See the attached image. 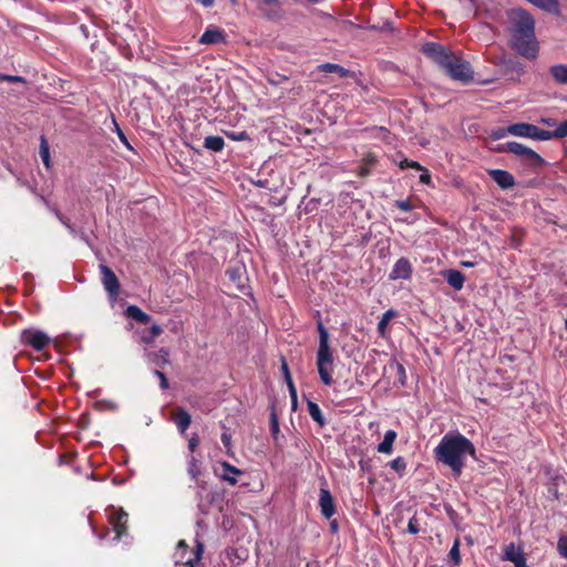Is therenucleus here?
Here are the masks:
<instances>
[{"label":"nucleus","instance_id":"1","mask_svg":"<svg viewBox=\"0 0 567 567\" xmlns=\"http://www.w3.org/2000/svg\"><path fill=\"white\" fill-rule=\"evenodd\" d=\"M434 453L436 461L451 468L455 477L461 476L467 456L476 457L474 444L458 432L445 434Z\"/></svg>","mask_w":567,"mask_h":567},{"label":"nucleus","instance_id":"2","mask_svg":"<svg viewBox=\"0 0 567 567\" xmlns=\"http://www.w3.org/2000/svg\"><path fill=\"white\" fill-rule=\"evenodd\" d=\"M509 43L512 48L526 59H535L538 43L535 35V21L525 10L516 9L509 13Z\"/></svg>","mask_w":567,"mask_h":567},{"label":"nucleus","instance_id":"3","mask_svg":"<svg viewBox=\"0 0 567 567\" xmlns=\"http://www.w3.org/2000/svg\"><path fill=\"white\" fill-rule=\"evenodd\" d=\"M319 331V348L317 353V367L321 381L326 385H330L332 383L331 378V365L333 363L332 352L329 346V333L324 326L319 322L318 323Z\"/></svg>","mask_w":567,"mask_h":567},{"label":"nucleus","instance_id":"4","mask_svg":"<svg viewBox=\"0 0 567 567\" xmlns=\"http://www.w3.org/2000/svg\"><path fill=\"white\" fill-rule=\"evenodd\" d=\"M442 68L453 80L467 83L473 79L474 72L471 64L452 53L449 55V59H446Z\"/></svg>","mask_w":567,"mask_h":567},{"label":"nucleus","instance_id":"5","mask_svg":"<svg viewBox=\"0 0 567 567\" xmlns=\"http://www.w3.org/2000/svg\"><path fill=\"white\" fill-rule=\"evenodd\" d=\"M109 522L112 525V528L115 533V540H120L123 536L127 534V520L128 514L124 512L122 508L117 509L114 506H110L106 509Z\"/></svg>","mask_w":567,"mask_h":567},{"label":"nucleus","instance_id":"6","mask_svg":"<svg viewBox=\"0 0 567 567\" xmlns=\"http://www.w3.org/2000/svg\"><path fill=\"white\" fill-rule=\"evenodd\" d=\"M203 554V545L198 544L195 554H188V546L184 540H179L175 553V564L181 567H195Z\"/></svg>","mask_w":567,"mask_h":567},{"label":"nucleus","instance_id":"7","mask_svg":"<svg viewBox=\"0 0 567 567\" xmlns=\"http://www.w3.org/2000/svg\"><path fill=\"white\" fill-rule=\"evenodd\" d=\"M505 150L524 158L529 165L538 166L543 163V158L535 151L520 143L508 142Z\"/></svg>","mask_w":567,"mask_h":567},{"label":"nucleus","instance_id":"8","mask_svg":"<svg viewBox=\"0 0 567 567\" xmlns=\"http://www.w3.org/2000/svg\"><path fill=\"white\" fill-rule=\"evenodd\" d=\"M101 281L110 298L115 300L120 291V282L115 274L105 265H100Z\"/></svg>","mask_w":567,"mask_h":567},{"label":"nucleus","instance_id":"9","mask_svg":"<svg viewBox=\"0 0 567 567\" xmlns=\"http://www.w3.org/2000/svg\"><path fill=\"white\" fill-rule=\"evenodd\" d=\"M318 505L324 518L330 519L336 514L334 499L329 489L320 488Z\"/></svg>","mask_w":567,"mask_h":567},{"label":"nucleus","instance_id":"10","mask_svg":"<svg viewBox=\"0 0 567 567\" xmlns=\"http://www.w3.org/2000/svg\"><path fill=\"white\" fill-rule=\"evenodd\" d=\"M503 559L513 563L515 567H528L522 548L515 546L514 543L505 546Z\"/></svg>","mask_w":567,"mask_h":567},{"label":"nucleus","instance_id":"11","mask_svg":"<svg viewBox=\"0 0 567 567\" xmlns=\"http://www.w3.org/2000/svg\"><path fill=\"white\" fill-rule=\"evenodd\" d=\"M412 275V265L406 258H400L394 264L389 278L391 280L409 279Z\"/></svg>","mask_w":567,"mask_h":567},{"label":"nucleus","instance_id":"12","mask_svg":"<svg viewBox=\"0 0 567 567\" xmlns=\"http://www.w3.org/2000/svg\"><path fill=\"white\" fill-rule=\"evenodd\" d=\"M23 340L25 343L32 346L35 350L43 349L50 342V338L44 332L38 330L24 331Z\"/></svg>","mask_w":567,"mask_h":567},{"label":"nucleus","instance_id":"13","mask_svg":"<svg viewBox=\"0 0 567 567\" xmlns=\"http://www.w3.org/2000/svg\"><path fill=\"white\" fill-rule=\"evenodd\" d=\"M424 53L432 58L440 66H443L451 52L437 43H427L423 48Z\"/></svg>","mask_w":567,"mask_h":567},{"label":"nucleus","instance_id":"14","mask_svg":"<svg viewBox=\"0 0 567 567\" xmlns=\"http://www.w3.org/2000/svg\"><path fill=\"white\" fill-rule=\"evenodd\" d=\"M492 179L503 189L509 188L514 185V177L506 171L492 169L489 171Z\"/></svg>","mask_w":567,"mask_h":567},{"label":"nucleus","instance_id":"15","mask_svg":"<svg viewBox=\"0 0 567 567\" xmlns=\"http://www.w3.org/2000/svg\"><path fill=\"white\" fill-rule=\"evenodd\" d=\"M507 132H511V135L518 137H526L533 140V133L535 132V125L529 123H516L508 126Z\"/></svg>","mask_w":567,"mask_h":567},{"label":"nucleus","instance_id":"16","mask_svg":"<svg viewBox=\"0 0 567 567\" xmlns=\"http://www.w3.org/2000/svg\"><path fill=\"white\" fill-rule=\"evenodd\" d=\"M225 40L224 32L218 28H208L200 37V43L203 44H217Z\"/></svg>","mask_w":567,"mask_h":567},{"label":"nucleus","instance_id":"17","mask_svg":"<svg viewBox=\"0 0 567 567\" xmlns=\"http://www.w3.org/2000/svg\"><path fill=\"white\" fill-rule=\"evenodd\" d=\"M533 6L551 14L560 13V6L558 0H530Z\"/></svg>","mask_w":567,"mask_h":567},{"label":"nucleus","instance_id":"18","mask_svg":"<svg viewBox=\"0 0 567 567\" xmlns=\"http://www.w3.org/2000/svg\"><path fill=\"white\" fill-rule=\"evenodd\" d=\"M444 278L447 284L453 287L455 290H461L464 286V276L461 271L449 269L444 272Z\"/></svg>","mask_w":567,"mask_h":567},{"label":"nucleus","instance_id":"19","mask_svg":"<svg viewBox=\"0 0 567 567\" xmlns=\"http://www.w3.org/2000/svg\"><path fill=\"white\" fill-rule=\"evenodd\" d=\"M396 432L389 430L385 432L382 442L378 445L377 451L382 454H391L393 450V443L396 439Z\"/></svg>","mask_w":567,"mask_h":567},{"label":"nucleus","instance_id":"20","mask_svg":"<svg viewBox=\"0 0 567 567\" xmlns=\"http://www.w3.org/2000/svg\"><path fill=\"white\" fill-rule=\"evenodd\" d=\"M318 70L327 73H336L339 78L354 76V73L334 63H324L318 66Z\"/></svg>","mask_w":567,"mask_h":567},{"label":"nucleus","instance_id":"21","mask_svg":"<svg viewBox=\"0 0 567 567\" xmlns=\"http://www.w3.org/2000/svg\"><path fill=\"white\" fill-rule=\"evenodd\" d=\"M171 414L172 421L175 423V425H189L192 422L189 413L182 408L174 409Z\"/></svg>","mask_w":567,"mask_h":567},{"label":"nucleus","instance_id":"22","mask_svg":"<svg viewBox=\"0 0 567 567\" xmlns=\"http://www.w3.org/2000/svg\"><path fill=\"white\" fill-rule=\"evenodd\" d=\"M553 79L559 84H567V65L557 64L550 68Z\"/></svg>","mask_w":567,"mask_h":567},{"label":"nucleus","instance_id":"23","mask_svg":"<svg viewBox=\"0 0 567 567\" xmlns=\"http://www.w3.org/2000/svg\"><path fill=\"white\" fill-rule=\"evenodd\" d=\"M126 315L141 323H147L150 321V316L142 311L137 306H128Z\"/></svg>","mask_w":567,"mask_h":567},{"label":"nucleus","instance_id":"24","mask_svg":"<svg viewBox=\"0 0 567 567\" xmlns=\"http://www.w3.org/2000/svg\"><path fill=\"white\" fill-rule=\"evenodd\" d=\"M396 316V312L392 309L385 311L382 315V318L380 319L378 323V331L380 336L384 337L386 333V328L391 319H393Z\"/></svg>","mask_w":567,"mask_h":567},{"label":"nucleus","instance_id":"25","mask_svg":"<svg viewBox=\"0 0 567 567\" xmlns=\"http://www.w3.org/2000/svg\"><path fill=\"white\" fill-rule=\"evenodd\" d=\"M224 145V140L220 136H207L204 141V146L214 152H220Z\"/></svg>","mask_w":567,"mask_h":567},{"label":"nucleus","instance_id":"26","mask_svg":"<svg viewBox=\"0 0 567 567\" xmlns=\"http://www.w3.org/2000/svg\"><path fill=\"white\" fill-rule=\"evenodd\" d=\"M223 467L225 470V473L223 474V478L233 485L236 484V482H237L236 475L240 474V471L226 462L223 463Z\"/></svg>","mask_w":567,"mask_h":567},{"label":"nucleus","instance_id":"27","mask_svg":"<svg viewBox=\"0 0 567 567\" xmlns=\"http://www.w3.org/2000/svg\"><path fill=\"white\" fill-rule=\"evenodd\" d=\"M553 138H558L556 136V131H545L535 125V132L533 133V140L535 141H549Z\"/></svg>","mask_w":567,"mask_h":567},{"label":"nucleus","instance_id":"28","mask_svg":"<svg viewBox=\"0 0 567 567\" xmlns=\"http://www.w3.org/2000/svg\"><path fill=\"white\" fill-rule=\"evenodd\" d=\"M188 474L193 480H197V477L200 475V466L199 462L195 458L194 455H189L188 457Z\"/></svg>","mask_w":567,"mask_h":567},{"label":"nucleus","instance_id":"29","mask_svg":"<svg viewBox=\"0 0 567 567\" xmlns=\"http://www.w3.org/2000/svg\"><path fill=\"white\" fill-rule=\"evenodd\" d=\"M389 466L395 471L400 476L405 473L406 463L402 456H398L389 463Z\"/></svg>","mask_w":567,"mask_h":567},{"label":"nucleus","instance_id":"30","mask_svg":"<svg viewBox=\"0 0 567 567\" xmlns=\"http://www.w3.org/2000/svg\"><path fill=\"white\" fill-rule=\"evenodd\" d=\"M308 412L315 422H317L320 425L323 423L321 410L318 404L313 402H308Z\"/></svg>","mask_w":567,"mask_h":567},{"label":"nucleus","instance_id":"31","mask_svg":"<svg viewBox=\"0 0 567 567\" xmlns=\"http://www.w3.org/2000/svg\"><path fill=\"white\" fill-rule=\"evenodd\" d=\"M179 429H181V434L187 439L188 450L190 452V455H193V453L195 452V450L198 445V437L196 434H192L190 436H188V433H187L188 427H179Z\"/></svg>","mask_w":567,"mask_h":567},{"label":"nucleus","instance_id":"32","mask_svg":"<svg viewBox=\"0 0 567 567\" xmlns=\"http://www.w3.org/2000/svg\"><path fill=\"white\" fill-rule=\"evenodd\" d=\"M40 156L42 158L43 164L45 167H50V151L48 142L44 137L41 138V145H40Z\"/></svg>","mask_w":567,"mask_h":567},{"label":"nucleus","instance_id":"33","mask_svg":"<svg viewBox=\"0 0 567 567\" xmlns=\"http://www.w3.org/2000/svg\"><path fill=\"white\" fill-rule=\"evenodd\" d=\"M449 557L453 565L457 566L461 563V554H460V542L455 539L452 548L450 549Z\"/></svg>","mask_w":567,"mask_h":567},{"label":"nucleus","instance_id":"34","mask_svg":"<svg viewBox=\"0 0 567 567\" xmlns=\"http://www.w3.org/2000/svg\"><path fill=\"white\" fill-rule=\"evenodd\" d=\"M557 550L563 558L567 559V535H563L558 538Z\"/></svg>","mask_w":567,"mask_h":567},{"label":"nucleus","instance_id":"35","mask_svg":"<svg viewBox=\"0 0 567 567\" xmlns=\"http://www.w3.org/2000/svg\"><path fill=\"white\" fill-rule=\"evenodd\" d=\"M95 408L100 411L115 410L116 404L112 401L101 400L95 402Z\"/></svg>","mask_w":567,"mask_h":567},{"label":"nucleus","instance_id":"36","mask_svg":"<svg viewBox=\"0 0 567 567\" xmlns=\"http://www.w3.org/2000/svg\"><path fill=\"white\" fill-rule=\"evenodd\" d=\"M508 130V126L507 127H499L497 130H494L492 133H491V137L495 141L497 140H502L504 137H506L507 135H511V132H507Z\"/></svg>","mask_w":567,"mask_h":567},{"label":"nucleus","instance_id":"37","mask_svg":"<svg viewBox=\"0 0 567 567\" xmlns=\"http://www.w3.org/2000/svg\"><path fill=\"white\" fill-rule=\"evenodd\" d=\"M556 136L558 138H564L567 136V118L561 122L559 125H557L556 127Z\"/></svg>","mask_w":567,"mask_h":567},{"label":"nucleus","instance_id":"38","mask_svg":"<svg viewBox=\"0 0 567 567\" xmlns=\"http://www.w3.org/2000/svg\"><path fill=\"white\" fill-rule=\"evenodd\" d=\"M400 167L401 168H408L409 167V168H415V169H420V171L423 169L422 166L417 162L409 161L406 158L401 161Z\"/></svg>","mask_w":567,"mask_h":567},{"label":"nucleus","instance_id":"39","mask_svg":"<svg viewBox=\"0 0 567 567\" xmlns=\"http://www.w3.org/2000/svg\"><path fill=\"white\" fill-rule=\"evenodd\" d=\"M227 136L229 138H231L233 141H246L248 140V134L244 131L241 132H231V133H227Z\"/></svg>","mask_w":567,"mask_h":567},{"label":"nucleus","instance_id":"40","mask_svg":"<svg viewBox=\"0 0 567 567\" xmlns=\"http://www.w3.org/2000/svg\"><path fill=\"white\" fill-rule=\"evenodd\" d=\"M114 126H115V131H116V134L118 136V138L121 140V142L128 148H131V145L128 144V141L125 136V134L123 133V131L118 127V125L116 124V122L114 121Z\"/></svg>","mask_w":567,"mask_h":567},{"label":"nucleus","instance_id":"41","mask_svg":"<svg viewBox=\"0 0 567 567\" xmlns=\"http://www.w3.org/2000/svg\"><path fill=\"white\" fill-rule=\"evenodd\" d=\"M419 525H417V522L414 517H412L410 520H409V524H408V532L410 534H417L419 533Z\"/></svg>","mask_w":567,"mask_h":567},{"label":"nucleus","instance_id":"42","mask_svg":"<svg viewBox=\"0 0 567 567\" xmlns=\"http://www.w3.org/2000/svg\"><path fill=\"white\" fill-rule=\"evenodd\" d=\"M286 382H287V385H288V389H289V392H290V395H291L292 400L296 401V399H297V391H296V388L293 385L292 378L287 379Z\"/></svg>","mask_w":567,"mask_h":567},{"label":"nucleus","instance_id":"43","mask_svg":"<svg viewBox=\"0 0 567 567\" xmlns=\"http://www.w3.org/2000/svg\"><path fill=\"white\" fill-rule=\"evenodd\" d=\"M155 374L158 377V379L161 381V388L162 389H167L168 388V382H167V379L164 375V373L161 372V371H156Z\"/></svg>","mask_w":567,"mask_h":567},{"label":"nucleus","instance_id":"44","mask_svg":"<svg viewBox=\"0 0 567 567\" xmlns=\"http://www.w3.org/2000/svg\"><path fill=\"white\" fill-rule=\"evenodd\" d=\"M0 80L24 83V80L21 76L13 75H0Z\"/></svg>","mask_w":567,"mask_h":567},{"label":"nucleus","instance_id":"45","mask_svg":"<svg viewBox=\"0 0 567 567\" xmlns=\"http://www.w3.org/2000/svg\"><path fill=\"white\" fill-rule=\"evenodd\" d=\"M398 208H400L403 212H409L411 209V205L406 200H400L396 203Z\"/></svg>","mask_w":567,"mask_h":567},{"label":"nucleus","instance_id":"46","mask_svg":"<svg viewBox=\"0 0 567 567\" xmlns=\"http://www.w3.org/2000/svg\"><path fill=\"white\" fill-rule=\"evenodd\" d=\"M281 370H282V373L285 375V380L291 378L290 371L288 369V364H287V362L285 360L281 361Z\"/></svg>","mask_w":567,"mask_h":567},{"label":"nucleus","instance_id":"47","mask_svg":"<svg viewBox=\"0 0 567 567\" xmlns=\"http://www.w3.org/2000/svg\"><path fill=\"white\" fill-rule=\"evenodd\" d=\"M150 332L153 334V337L156 338L162 333V328L158 324H153L150 329Z\"/></svg>","mask_w":567,"mask_h":567},{"label":"nucleus","instance_id":"48","mask_svg":"<svg viewBox=\"0 0 567 567\" xmlns=\"http://www.w3.org/2000/svg\"><path fill=\"white\" fill-rule=\"evenodd\" d=\"M142 341L145 342V343H151L154 341L155 337H153V334H151V332H146V333H143L142 334Z\"/></svg>","mask_w":567,"mask_h":567},{"label":"nucleus","instance_id":"49","mask_svg":"<svg viewBox=\"0 0 567 567\" xmlns=\"http://www.w3.org/2000/svg\"><path fill=\"white\" fill-rule=\"evenodd\" d=\"M420 181L423 183V184H430L431 182V175L426 172V171H423V173L421 174L420 176Z\"/></svg>","mask_w":567,"mask_h":567},{"label":"nucleus","instance_id":"50","mask_svg":"<svg viewBox=\"0 0 567 567\" xmlns=\"http://www.w3.org/2000/svg\"><path fill=\"white\" fill-rule=\"evenodd\" d=\"M221 441H223L225 447L229 449V446H230V435H228L227 433H223L221 434Z\"/></svg>","mask_w":567,"mask_h":567},{"label":"nucleus","instance_id":"51","mask_svg":"<svg viewBox=\"0 0 567 567\" xmlns=\"http://www.w3.org/2000/svg\"><path fill=\"white\" fill-rule=\"evenodd\" d=\"M196 1L204 7H210L214 3V0H196Z\"/></svg>","mask_w":567,"mask_h":567},{"label":"nucleus","instance_id":"52","mask_svg":"<svg viewBox=\"0 0 567 567\" xmlns=\"http://www.w3.org/2000/svg\"><path fill=\"white\" fill-rule=\"evenodd\" d=\"M271 431L274 439L277 440L280 433V427H271Z\"/></svg>","mask_w":567,"mask_h":567},{"label":"nucleus","instance_id":"53","mask_svg":"<svg viewBox=\"0 0 567 567\" xmlns=\"http://www.w3.org/2000/svg\"><path fill=\"white\" fill-rule=\"evenodd\" d=\"M542 122L548 126H551L555 124V121L553 118H543Z\"/></svg>","mask_w":567,"mask_h":567},{"label":"nucleus","instance_id":"54","mask_svg":"<svg viewBox=\"0 0 567 567\" xmlns=\"http://www.w3.org/2000/svg\"><path fill=\"white\" fill-rule=\"evenodd\" d=\"M330 528H331V530H332V532H334V533L338 530V524H337V522H336V520H332V522L330 523Z\"/></svg>","mask_w":567,"mask_h":567},{"label":"nucleus","instance_id":"55","mask_svg":"<svg viewBox=\"0 0 567 567\" xmlns=\"http://www.w3.org/2000/svg\"><path fill=\"white\" fill-rule=\"evenodd\" d=\"M462 266H464V267H474L475 262H473V261H462Z\"/></svg>","mask_w":567,"mask_h":567},{"label":"nucleus","instance_id":"56","mask_svg":"<svg viewBox=\"0 0 567 567\" xmlns=\"http://www.w3.org/2000/svg\"><path fill=\"white\" fill-rule=\"evenodd\" d=\"M268 6H275L277 3V0H262Z\"/></svg>","mask_w":567,"mask_h":567},{"label":"nucleus","instance_id":"57","mask_svg":"<svg viewBox=\"0 0 567 567\" xmlns=\"http://www.w3.org/2000/svg\"><path fill=\"white\" fill-rule=\"evenodd\" d=\"M277 419H276V415L272 413L271 414V425H277Z\"/></svg>","mask_w":567,"mask_h":567},{"label":"nucleus","instance_id":"58","mask_svg":"<svg viewBox=\"0 0 567 567\" xmlns=\"http://www.w3.org/2000/svg\"><path fill=\"white\" fill-rule=\"evenodd\" d=\"M367 162H368L369 164H373V163L375 162L374 156H368Z\"/></svg>","mask_w":567,"mask_h":567},{"label":"nucleus","instance_id":"59","mask_svg":"<svg viewBox=\"0 0 567 567\" xmlns=\"http://www.w3.org/2000/svg\"><path fill=\"white\" fill-rule=\"evenodd\" d=\"M60 221H61L62 224H64V226H68V227H69L68 223H65V220H64L63 218H60Z\"/></svg>","mask_w":567,"mask_h":567},{"label":"nucleus","instance_id":"60","mask_svg":"<svg viewBox=\"0 0 567 567\" xmlns=\"http://www.w3.org/2000/svg\"><path fill=\"white\" fill-rule=\"evenodd\" d=\"M60 221H61L62 224H64V226H68V227H69L68 223H65V220H64L63 218H60Z\"/></svg>","mask_w":567,"mask_h":567},{"label":"nucleus","instance_id":"61","mask_svg":"<svg viewBox=\"0 0 567 567\" xmlns=\"http://www.w3.org/2000/svg\"><path fill=\"white\" fill-rule=\"evenodd\" d=\"M60 221H61L62 224H64V226H68V227H69L68 223H65V220H64L63 218H60Z\"/></svg>","mask_w":567,"mask_h":567},{"label":"nucleus","instance_id":"62","mask_svg":"<svg viewBox=\"0 0 567 567\" xmlns=\"http://www.w3.org/2000/svg\"><path fill=\"white\" fill-rule=\"evenodd\" d=\"M60 221H61L62 224H64V226H68V227H69L68 223H65V220H64L63 218H60Z\"/></svg>","mask_w":567,"mask_h":567},{"label":"nucleus","instance_id":"63","mask_svg":"<svg viewBox=\"0 0 567 567\" xmlns=\"http://www.w3.org/2000/svg\"><path fill=\"white\" fill-rule=\"evenodd\" d=\"M565 328H566V330H567V319L565 320Z\"/></svg>","mask_w":567,"mask_h":567},{"label":"nucleus","instance_id":"64","mask_svg":"<svg viewBox=\"0 0 567 567\" xmlns=\"http://www.w3.org/2000/svg\"><path fill=\"white\" fill-rule=\"evenodd\" d=\"M566 154H567V148H566Z\"/></svg>","mask_w":567,"mask_h":567}]
</instances>
